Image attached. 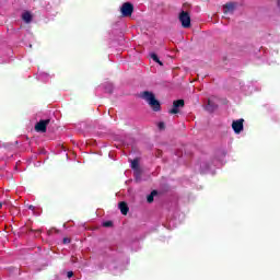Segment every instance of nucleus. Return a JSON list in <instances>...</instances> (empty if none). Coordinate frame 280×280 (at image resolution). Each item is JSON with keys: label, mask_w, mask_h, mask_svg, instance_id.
Returning a JSON list of instances; mask_svg holds the SVG:
<instances>
[{"label": "nucleus", "mask_w": 280, "mask_h": 280, "mask_svg": "<svg viewBox=\"0 0 280 280\" xmlns=\"http://www.w3.org/2000/svg\"><path fill=\"white\" fill-rule=\"evenodd\" d=\"M140 97L141 100H144L147 104H149L150 108H152L154 113H159V110H161V102L156 100V95H154L152 92L144 91L140 93Z\"/></svg>", "instance_id": "f257e3e1"}, {"label": "nucleus", "mask_w": 280, "mask_h": 280, "mask_svg": "<svg viewBox=\"0 0 280 280\" xmlns=\"http://www.w3.org/2000/svg\"><path fill=\"white\" fill-rule=\"evenodd\" d=\"M179 21L182 23V27H185L186 30L191 27V15H189V12L182 11L179 13Z\"/></svg>", "instance_id": "f03ea898"}, {"label": "nucleus", "mask_w": 280, "mask_h": 280, "mask_svg": "<svg viewBox=\"0 0 280 280\" xmlns=\"http://www.w3.org/2000/svg\"><path fill=\"white\" fill-rule=\"evenodd\" d=\"M122 16H132L135 12V5L130 2H125L120 8Z\"/></svg>", "instance_id": "7ed1b4c3"}, {"label": "nucleus", "mask_w": 280, "mask_h": 280, "mask_svg": "<svg viewBox=\"0 0 280 280\" xmlns=\"http://www.w3.org/2000/svg\"><path fill=\"white\" fill-rule=\"evenodd\" d=\"M185 107V101L184 100H177L173 102V108L168 110L170 115H178L180 113L179 108Z\"/></svg>", "instance_id": "20e7f679"}, {"label": "nucleus", "mask_w": 280, "mask_h": 280, "mask_svg": "<svg viewBox=\"0 0 280 280\" xmlns=\"http://www.w3.org/2000/svg\"><path fill=\"white\" fill-rule=\"evenodd\" d=\"M50 119H42L35 125L36 132H47V126L50 124Z\"/></svg>", "instance_id": "39448f33"}, {"label": "nucleus", "mask_w": 280, "mask_h": 280, "mask_svg": "<svg viewBox=\"0 0 280 280\" xmlns=\"http://www.w3.org/2000/svg\"><path fill=\"white\" fill-rule=\"evenodd\" d=\"M232 129L234 130L235 135H240V132L244 130V119L241 118L238 120H234L232 122Z\"/></svg>", "instance_id": "423d86ee"}, {"label": "nucleus", "mask_w": 280, "mask_h": 280, "mask_svg": "<svg viewBox=\"0 0 280 280\" xmlns=\"http://www.w3.org/2000/svg\"><path fill=\"white\" fill-rule=\"evenodd\" d=\"M119 210L122 215H128V212L130 211V208H128V203L126 201H121L119 205Z\"/></svg>", "instance_id": "0eeeda50"}, {"label": "nucleus", "mask_w": 280, "mask_h": 280, "mask_svg": "<svg viewBox=\"0 0 280 280\" xmlns=\"http://www.w3.org/2000/svg\"><path fill=\"white\" fill-rule=\"evenodd\" d=\"M215 108H218V105L213 101H211V98H209L208 104L206 105V110H208V113H213Z\"/></svg>", "instance_id": "6e6552de"}, {"label": "nucleus", "mask_w": 280, "mask_h": 280, "mask_svg": "<svg viewBox=\"0 0 280 280\" xmlns=\"http://www.w3.org/2000/svg\"><path fill=\"white\" fill-rule=\"evenodd\" d=\"M22 20L24 21V23H32V13H30V11H25L22 14Z\"/></svg>", "instance_id": "1a4fd4ad"}, {"label": "nucleus", "mask_w": 280, "mask_h": 280, "mask_svg": "<svg viewBox=\"0 0 280 280\" xmlns=\"http://www.w3.org/2000/svg\"><path fill=\"white\" fill-rule=\"evenodd\" d=\"M150 58L153 59V62H156L158 65H160V67H163V61L159 59V55H156L155 52H151Z\"/></svg>", "instance_id": "9d476101"}, {"label": "nucleus", "mask_w": 280, "mask_h": 280, "mask_svg": "<svg viewBox=\"0 0 280 280\" xmlns=\"http://www.w3.org/2000/svg\"><path fill=\"white\" fill-rule=\"evenodd\" d=\"M224 14H226V12H233V10H235V4H233V2H229L224 4Z\"/></svg>", "instance_id": "9b49d317"}, {"label": "nucleus", "mask_w": 280, "mask_h": 280, "mask_svg": "<svg viewBox=\"0 0 280 280\" xmlns=\"http://www.w3.org/2000/svg\"><path fill=\"white\" fill-rule=\"evenodd\" d=\"M156 194L159 192L156 190H153L150 195L147 196V202H149V205H152V202H154V196H156Z\"/></svg>", "instance_id": "f8f14e48"}, {"label": "nucleus", "mask_w": 280, "mask_h": 280, "mask_svg": "<svg viewBox=\"0 0 280 280\" xmlns=\"http://www.w3.org/2000/svg\"><path fill=\"white\" fill-rule=\"evenodd\" d=\"M131 170H139V158L131 160Z\"/></svg>", "instance_id": "ddd939ff"}, {"label": "nucleus", "mask_w": 280, "mask_h": 280, "mask_svg": "<svg viewBox=\"0 0 280 280\" xmlns=\"http://www.w3.org/2000/svg\"><path fill=\"white\" fill-rule=\"evenodd\" d=\"M103 226H105V229H110V226H113V221H105Z\"/></svg>", "instance_id": "4468645a"}, {"label": "nucleus", "mask_w": 280, "mask_h": 280, "mask_svg": "<svg viewBox=\"0 0 280 280\" xmlns=\"http://www.w3.org/2000/svg\"><path fill=\"white\" fill-rule=\"evenodd\" d=\"M158 128L160 129V130H165V122H159V125H158Z\"/></svg>", "instance_id": "2eb2a0df"}, {"label": "nucleus", "mask_w": 280, "mask_h": 280, "mask_svg": "<svg viewBox=\"0 0 280 280\" xmlns=\"http://www.w3.org/2000/svg\"><path fill=\"white\" fill-rule=\"evenodd\" d=\"M63 244H71V238H63Z\"/></svg>", "instance_id": "dca6fc26"}, {"label": "nucleus", "mask_w": 280, "mask_h": 280, "mask_svg": "<svg viewBox=\"0 0 280 280\" xmlns=\"http://www.w3.org/2000/svg\"><path fill=\"white\" fill-rule=\"evenodd\" d=\"M67 277H68V279H71V277H73V271H68Z\"/></svg>", "instance_id": "f3484780"}, {"label": "nucleus", "mask_w": 280, "mask_h": 280, "mask_svg": "<svg viewBox=\"0 0 280 280\" xmlns=\"http://www.w3.org/2000/svg\"><path fill=\"white\" fill-rule=\"evenodd\" d=\"M28 209H30L31 211H34V209H36V207H34L33 205H31V206H28Z\"/></svg>", "instance_id": "a211bd4d"}, {"label": "nucleus", "mask_w": 280, "mask_h": 280, "mask_svg": "<svg viewBox=\"0 0 280 280\" xmlns=\"http://www.w3.org/2000/svg\"><path fill=\"white\" fill-rule=\"evenodd\" d=\"M78 261V258H72V264H75Z\"/></svg>", "instance_id": "6ab92c4d"}, {"label": "nucleus", "mask_w": 280, "mask_h": 280, "mask_svg": "<svg viewBox=\"0 0 280 280\" xmlns=\"http://www.w3.org/2000/svg\"><path fill=\"white\" fill-rule=\"evenodd\" d=\"M3 207V203L0 201V209Z\"/></svg>", "instance_id": "aec40b11"}, {"label": "nucleus", "mask_w": 280, "mask_h": 280, "mask_svg": "<svg viewBox=\"0 0 280 280\" xmlns=\"http://www.w3.org/2000/svg\"><path fill=\"white\" fill-rule=\"evenodd\" d=\"M280 4V0H278V5Z\"/></svg>", "instance_id": "412c9836"}]
</instances>
